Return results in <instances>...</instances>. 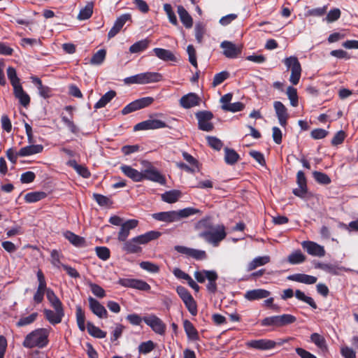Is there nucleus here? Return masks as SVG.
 I'll return each mask as SVG.
<instances>
[{"mask_svg":"<svg viewBox=\"0 0 358 358\" xmlns=\"http://www.w3.org/2000/svg\"><path fill=\"white\" fill-rule=\"evenodd\" d=\"M151 41L145 38L134 43L129 47V52L131 53H139L145 50L150 45Z\"/></svg>","mask_w":358,"mask_h":358,"instance_id":"36","label":"nucleus"},{"mask_svg":"<svg viewBox=\"0 0 358 358\" xmlns=\"http://www.w3.org/2000/svg\"><path fill=\"white\" fill-rule=\"evenodd\" d=\"M270 261L271 257L268 255L257 257L248 264L247 271H253L259 266L266 265V264L269 263Z\"/></svg>","mask_w":358,"mask_h":358,"instance_id":"32","label":"nucleus"},{"mask_svg":"<svg viewBox=\"0 0 358 358\" xmlns=\"http://www.w3.org/2000/svg\"><path fill=\"white\" fill-rule=\"evenodd\" d=\"M87 329L90 335L97 338H103L106 336V332L96 327L92 322L87 323Z\"/></svg>","mask_w":358,"mask_h":358,"instance_id":"41","label":"nucleus"},{"mask_svg":"<svg viewBox=\"0 0 358 358\" xmlns=\"http://www.w3.org/2000/svg\"><path fill=\"white\" fill-rule=\"evenodd\" d=\"M89 306L91 311L99 318H107L108 312L105 307L99 301L92 296L88 298Z\"/></svg>","mask_w":358,"mask_h":358,"instance_id":"22","label":"nucleus"},{"mask_svg":"<svg viewBox=\"0 0 358 358\" xmlns=\"http://www.w3.org/2000/svg\"><path fill=\"white\" fill-rule=\"evenodd\" d=\"M92 197L100 206H108L113 203L108 197L101 194L94 193Z\"/></svg>","mask_w":358,"mask_h":358,"instance_id":"56","label":"nucleus"},{"mask_svg":"<svg viewBox=\"0 0 358 358\" xmlns=\"http://www.w3.org/2000/svg\"><path fill=\"white\" fill-rule=\"evenodd\" d=\"M183 327L189 339L192 341H198L199 339L198 331L190 321L185 320L183 322Z\"/></svg>","mask_w":358,"mask_h":358,"instance_id":"34","label":"nucleus"},{"mask_svg":"<svg viewBox=\"0 0 358 358\" xmlns=\"http://www.w3.org/2000/svg\"><path fill=\"white\" fill-rule=\"evenodd\" d=\"M283 63L287 69L291 70L289 82L292 85H296L300 80L302 71L301 66L298 58L295 56H290L285 58Z\"/></svg>","mask_w":358,"mask_h":358,"instance_id":"6","label":"nucleus"},{"mask_svg":"<svg viewBox=\"0 0 358 358\" xmlns=\"http://www.w3.org/2000/svg\"><path fill=\"white\" fill-rule=\"evenodd\" d=\"M155 345L153 341H148L146 342H142L138 345V352L140 354H148L155 349Z\"/></svg>","mask_w":358,"mask_h":358,"instance_id":"60","label":"nucleus"},{"mask_svg":"<svg viewBox=\"0 0 358 358\" xmlns=\"http://www.w3.org/2000/svg\"><path fill=\"white\" fill-rule=\"evenodd\" d=\"M97 257L101 260L106 261L110 258V250L105 246H97L95 248Z\"/></svg>","mask_w":358,"mask_h":358,"instance_id":"61","label":"nucleus"},{"mask_svg":"<svg viewBox=\"0 0 358 358\" xmlns=\"http://www.w3.org/2000/svg\"><path fill=\"white\" fill-rule=\"evenodd\" d=\"M214 227L215 226L212 222L211 217L209 216H206L202 218L199 222H197L195 225L196 229L200 230L201 231H209L211 229H213Z\"/></svg>","mask_w":358,"mask_h":358,"instance_id":"37","label":"nucleus"},{"mask_svg":"<svg viewBox=\"0 0 358 358\" xmlns=\"http://www.w3.org/2000/svg\"><path fill=\"white\" fill-rule=\"evenodd\" d=\"M31 79L32 83L37 86L38 93L44 99H48L52 96V90L50 87L43 85L41 80L37 77H31Z\"/></svg>","mask_w":358,"mask_h":358,"instance_id":"29","label":"nucleus"},{"mask_svg":"<svg viewBox=\"0 0 358 358\" xmlns=\"http://www.w3.org/2000/svg\"><path fill=\"white\" fill-rule=\"evenodd\" d=\"M64 236L72 245L76 247L83 248L86 246L85 239L72 231H66Z\"/></svg>","mask_w":358,"mask_h":358,"instance_id":"28","label":"nucleus"},{"mask_svg":"<svg viewBox=\"0 0 358 358\" xmlns=\"http://www.w3.org/2000/svg\"><path fill=\"white\" fill-rule=\"evenodd\" d=\"M48 334L49 331L47 329H35L25 336L22 345L27 348H43L48 344Z\"/></svg>","mask_w":358,"mask_h":358,"instance_id":"3","label":"nucleus"},{"mask_svg":"<svg viewBox=\"0 0 358 358\" xmlns=\"http://www.w3.org/2000/svg\"><path fill=\"white\" fill-rule=\"evenodd\" d=\"M46 296L53 308H64L62 303L52 289H48Z\"/></svg>","mask_w":358,"mask_h":358,"instance_id":"44","label":"nucleus"},{"mask_svg":"<svg viewBox=\"0 0 358 358\" xmlns=\"http://www.w3.org/2000/svg\"><path fill=\"white\" fill-rule=\"evenodd\" d=\"M43 147L41 145H30L22 148L18 154L20 157H27L40 153L43 151Z\"/></svg>","mask_w":358,"mask_h":358,"instance_id":"33","label":"nucleus"},{"mask_svg":"<svg viewBox=\"0 0 358 358\" xmlns=\"http://www.w3.org/2000/svg\"><path fill=\"white\" fill-rule=\"evenodd\" d=\"M224 152V160L227 164L233 165L236 164L240 158L239 155L233 149L225 148Z\"/></svg>","mask_w":358,"mask_h":358,"instance_id":"40","label":"nucleus"},{"mask_svg":"<svg viewBox=\"0 0 358 358\" xmlns=\"http://www.w3.org/2000/svg\"><path fill=\"white\" fill-rule=\"evenodd\" d=\"M319 268L332 275H338L339 271L342 270L341 267L331 264H320Z\"/></svg>","mask_w":358,"mask_h":358,"instance_id":"58","label":"nucleus"},{"mask_svg":"<svg viewBox=\"0 0 358 358\" xmlns=\"http://www.w3.org/2000/svg\"><path fill=\"white\" fill-rule=\"evenodd\" d=\"M248 348H254L259 350H268L275 348L277 343L275 341L270 339H258L252 340L246 343Z\"/></svg>","mask_w":358,"mask_h":358,"instance_id":"15","label":"nucleus"},{"mask_svg":"<svg viewBox=\"0 0 358 358\" xmlns=\"http://www.w3.org/2000/svg\"><path fill=\"white\" fill-rule=\"evenodd\" d=\"M295 296L297 299L306 303L312 308L316 309L317 308L316 303L310 296H306L302 291L296 289L294 292Z\"/></svg>","mask_w":358,"mask_h":358,"instance_id":"46","label":"nucleus"},{"mask_svg":"<svg viewBox=\"0 0 358 358\" xmlns=\"http://www.w3.org/2000/svg\"><path fill=\"white\" fill-rule=\"evenodd\" d=\"M152 52L155 55L160 59L164 62H176L177 61L176 57L174 54L169 50L155 48L152 50Z\"/></svg>","mask_w":358,"mask_h":358,"instance_id":"25","label":"nucleus"},{"mask_svg":"<svg viewBox=\"0 0 358 358\" xmlns=\"http://www.w3.org/2000/svg\"><path fill=\"white\" fill-rule=\"evenodd\" d=\"M311 341L315 343L319 348L323 349L326 348V341L324 338L317 333H313L310 336Z\"/></svg>","mask_w":358,"mask_h":358,"instance_id":"64","label":"nucleus"},{"mask_svg":"<svg viewBox=\"0 0 358 358\" xmlns=\"http://www.w3.org/2000/svg\"><path fill=\"white\" fill-rule=\"evenodd\" d=\"M181 196V192L179 190H170L162 194V201L168 203H173L176 202Z\"/></svg>","mask_w":358,"mask_h":358,"instance_id":"39","label":"nucleus"},{"mask_svg":"<svg viewBox=\"0 0 358 358\" xmlns=\"http://www.w3.org/2000/svg\"><path fill=\"white\" fill-rule=\"evenodd\" d=\"M206 277H207V280H208L206 285L207 290L212 294H215L217 289L216 281L218 279V275L217 272L215 271L213 272H207Z\"/></svg>","mask_w":358,"mask_h":358,"instance_id":"35","label":"nucleus"},{"mask_svg":"<svg viewBox=\"0 0 358 358\" xmlns=\"http://www.w3.org/2000/svg\"><path fill=\"white\" fill-rule=\"evenodd\" d=\"M139 265L142 269L151 273H157L159 271V266L148 261L141 262Z\"/></svg>","mask_w":358,"mask_h":358,"instance_id":"62","label":"nucleus"},{"mask_svg":"<svg viewBox=\"0 0 358 358\" xmlns=\"http://www.w3.org/2000/svg\"><path fill=\"white\" fill-rule=\"evenodd\" d=\"M296 183L298 188L293 189L292 193L301 199L306 197L308 192L307 180L303 171H299L296 173Z\"/></svg>","mask_w":358,"mask_h":358,"instance_id":"13","label":"nucleus"},{"mask_svg":"<svg viewBox=\"0 0 358 358\" xmlns=\"http://www.w3.org/2000/svg\"><path fill=\"white\" fill-rule=\"evenodd\" d=\"M138 224L137 220L131 219L122 223L120 226V229L117 234V240L120 242H124L127 241L128 236L130 234V231L135 229Z\"/></svg>","mask_w":358,"mask_h":358,"instance_id":"16","label":"nucleus"},{"mask_svg":"<svg viewBox=\"0 0 358 358\" xmlns=\"http://www.w3.org/2000/svg\"><path fill=\"white\" fill-rule=\"evenodd\" d=\"M131 16L129 13L123 14L118 17L115 20L113 27L110 29V31L108 33V38H112L115 36H116L122 29L125 23L127 21L131 20Z\"/></svg>","mask_w":358,"mask_h":358,"instance_id":"19","label":"nucleus"},{"mask_svg":"<svg viewBox=\"0 0 358 358\" xmlns=\"http://www.w3.org/2000/svg\"><path fill=\"white\" fill-rule=\"evenodd\" d=\"M271 294V292L264 289H255L249 290L245 292V298L248 301L259 300L267 298Z\"/></svg>","mask_w":358,"mask_h":358,"instance_id":"24","label":"nucleus"},{"mask_svg":"<svg viewBox=\"0 0 358 358\" xmlns=\"http://www.w3.org/2000/svg\"><path fill=\"white\" fill-rule=\"evenodd\" d=\"M106 56V50L100 49L92 55L90 63L94 65H100L104 62Z\"/></svg>","mask_w":358,"mask_h":358,"instance_id":"51","label":"nucleus"},{"mask_svg":"<svg viewBox=\"0 0 358 358\" xmlns=\"http://www.w3.org/2000/svg\"><path fill=\"white\" fill-rule=\"evenodd\" d=\"M37 317H38V313H33L31 315H29V316L21 317L17 322V326L20 327L29 325V324L33 323L36 320Z\"/></svg>","mask_w":358,"mask_h":358,"instance_id":"63","label":"nucleus"},{"mask_svg":"<svg viewBox=\"0 0 358 358\" xmlns=\"http://www.w3.org/2000/svg\"><path fill=\"white\" fill-rule=\"evenodd\" d=\"M199 213H201L200 210L192 207H187L179 210H171L153 213L152 217L157 221L171 223L178 222L181 219L188 217Z\"/></svg>","mask_w":358,"mask_h":358,"instance_id":"2","label":"nucleus"},{"mask_svg":"<svg viewBox=\"0 0 358 358\" xmlns=\"http://www.w3.org/2000/svg\"><path fill=\"white\" fill-rule=\"evenodd\" d=\"M200 101L201 99L196 94L190 92L180 98V104L182 108L188 109L199 106Z\"/></svg>","mask_w":358,"mask_h":358,"instance_id":"21","label":"nucleus"},{"mask_svg":"<svg viewBox=\"0 0 358 358\" xmlns=\"http://www.w3.org/2000/svg\"><path fill=\"white\" fill-rule=\"evenodd\" d=\"M166 122L160 120H147L136 124L134 127V131L157 129L161 128L167 127Z\"/></svg>","mask_w":358,"mask_h":358,"instance_id":"14","label":"nucleus"},{"mask_svg":"<svg viewBox=\"0 0 358 358\" xmlns=\"http://www.w3.org/2000/svg\"><path fill=\"white\" fill-rule=\"evenodd\" d=\"M195 116L198 120V128L204 131H211L214 129L213 124L210 122L213 118V114L209 110H201L196 113Z\"/></svg>","mask_w":358,"mask_h":358,"instance_id":"8","label":"nucleus"},{"mask_svg":"<svg viewBox=\"0 0 358 358\" xmlns=\"http://www.w3.org/2000/svg\"><path fill=\"white\" fill-rule=\"evenodd\" d=\"M177 12L182 24L187 29L191 28L193 25V19L187 10L182 6H178Z\"/></svg>","mask_w":358,"mask_h":358,"instance_id":"30","label":"nucleus"},{"mask_svg":"<svg viewBox=\"0 0 358 358\" xmlns=\"http://www.w3.org/2000/svg\"><path fill=\"white\" fill-rule=\"evenodd\" d=\"M306 260V256L301 250H296L288 256V262L291 264H298L303 263Z\"/></svg>","mask_w":358,"mask_h":358,"instance_id":"49","label":"nucleus"},{"mask_svg":"<svg viewBox=\"0 0 358 358\" xmlns=\"http://www.w3.org/2000/svg\"><path fill=\"white\" fill-rule=\"evenodd\" d=\"M115 96L116 92L114 90H110L107 92L95 103L94 108L99 109L105 107Z\"/></svg>","mask_w":358,"mask_h":358,"instance_id":"38","label":"nucleus"},{"mask_svg":"<svg viewBox=\"0 0 358 358\" xmlns=\"http://www.w3.org/2000/svg\"><path fill=\"white\" fill-rule=\"evenodd\" d=\"M46 196L47 194L44 192H31L25 194L24 200L27 203H35Z\"/></svg>","mask_w":358,"mask_h":358,"instance_id":"42","label":"nucleus"},{"mask_svg":"<svg viewBox=\"0 0 358 358\" xmlns=\"http://www.w3.org/2000/svg\"><path fill=\"white\" fill-rule=\"evenodd\" d=\"M36 276L38 281V286L37 289L44 292L47 294L49 288L47 287V282L45 275L41 269L37 271Z\"/></svg>","mask_w":358,"mask_h":358,"instance_id":"59","label":"nucleus"},{"mask_svg":"<svg viewBox=\"0 0 358 358\" xmlns=\"http://www.w3.org/2000/svg\"><path fill=\"white\" fill-rule=\"evenodd\" d=\"M313 176L315 180L320 185H329L331 182L329 176L324 173L315 171L313 172Z\"/></svg>","mask_w":358,"mask_h":358,"instance_id":"50","label":"nucleus"},{"mask_svg":"<svg viewBox=\"0 0 358 358\" xmlns=\"http://www.w3.org/2000/svg\"><path fill=\"white\" fill-rule=\"evenodd\" d=\"M227 236L225 227L224 225H217L213 229L206 231H200L199 237L205 240L206 242L217 247L220 243Z\"/></svg>","mask_w":358,"mask_h":358,"instance_id":"4","label":"nucleus"},{"mask_svg":"<svg viewBox=\"0 0 358 358\" xmlns=\"http://www.w3.org/2000/svg\"><path fill=\"white\" fill-rule=\"evenodd\" d=\"M145 169L143 171V180H148L160 185L166 184V178L153 165L148 161L142 162Z\"/></svg>","mask_w":358,"mask_h":358,"instance_id":"7","label":"nucleus"},{"mask_svg":"<svg viewBox=\"0 0 358 358\" xmlns=\"http://www.w3.org/2000/svg\"><path fill=\"white\" fill-rule=\"evenodd\" d=\"M220 47L223 49V55L227 58H237L242 52V48L237 46L231 41H222Z\"/></svg>","mask_w":358,"mask_h":358,"instance_id":"12","label":"nucleus"},{"mask_svg":"<svg viewBox=\"0 0 358 358\" xmlns=\"http://www.w3.org/2000/svg\"><path fill=\"white\" fill-rule=\"evenodd\" d=\"M302 246L310 255L320 257H324L325 255V250L324 247L315 242L303 241L302 243Z\"/></svg>","mask_w":358,"mask_h":358,"instance_id":"20","label":"nucleus"},{"mask_svg":"<svg viewBox=\"0 0 358 358\" xmlns=\"http://www.w3.org/2000/svg\"><path fill=\"white\" fill-rule=\"evenodd\" d=\"M66 164L69 166L73 168L78 174L84 178H89L91 176V173L90 172L87 167L78 164L75 159H71L68 161Z\"/></svg>","mask_w":358,"mask_h":358,"instance_id":"31","label":"nucleus"},{"mask_svg":"<svg viewBox=\"0 0 358 358\" xmlns=\"http://www.w3.org/2000/svg\"><path fill=\"white\" fill-rule=\"evenodd\" d=\"M120 170L126 176L131 178L134 182H141L143 180V171L140 172L131 166L125 164L120 166Z\"/></svg>","mask_w":358,"mask_h":358,"instance_id":"23","label":"nucleus"},{"mask_svg":"<svg viewBox=\"0 0 358 358\" xmlns=\"http://www.w3.org/2000/svg\"><path fill=\"white\" fill-rule=\"evenodd\" d=\"M117 284L127 288L136 289L140 291L149 292L150 285L145 281L136 278H120Z\"/></svg>","mask_w":358,"mask_h":358,"instance_id":"9","label":"nucleus"},{"mask_svg":"<svg viewBox=\"0 0 358 358\" xmlns=\"http://www.w3.org/2000/svg\"><path fill=\"white\" fill-rule=\"evenodd\" d=\"M143 322L157 334L164 335L166 332V324L155 315L143 317Z\"/></svg>","mask_w":358,"mask_h":358,"instance_id":"10","label":"nucleus"},{"mask_svg":"<svg viewBox=\"0 0 358 358\" xmlns=\"http://www.w3.org/2000/svg\"><path fill=\"white\" fill-rule=\"evenodd\" d=\"M287 95L290 101V104L293 107H296L299 104V97L296 89L292 86H289L287 88Z\"/></svg>","mask_w":358,"mask_h":358,"instance_id":"53","label":"nucleus"},{"mask_svg":"<svg viewBox=\"0 0 358 358\" xmlns=\"http://www.w3.org/2000/svg\"><path fill=\"white\" fill-rule=\"evenodd\" d=\"M261 325L262 327H272L273 329L280 328L278 315L265 317L261 320Z\"/></svg>","mask_w":358,"mask_h":358,"instance_id":"48","label":"nucleus"},{"mask_svg":"<svg viewBox=\"0 0 358 358\" xmlns=\"http://www.w3.org/2000/svg\"><path fill=\"white\" fill-rule=\"evenodd\" d=\"M273 107L280 124L282 127H285L287 124V120L289 118L287 108L280 101H274Z\"/></svg>","mask_w":358,"mask_h":358,"instance_id":"18","label":"nucleus"},{"mask_svg":"<svg viewBox=\"0 0 358 358\" xmlns=\"http://www.w3.org/2000/svg\"><path fill=\"white\" fill-rule=\"evenodd\" d=\"M55 311L50 309H44L43 314L45 319L52 324L60 323L64 316V308H54Z\"/></svg>","mask_w":358,"mask_h":358,"instance_id":"17","label":"nucleus"},{"mask_svg":"<svg viewBox=\"0 0 358 358\" xmlns=\"http://www.w3.org/2000/svg\"><path fill=\"white\" fill-rule=\"evenodd\" d=\"M162 79V76L156 72H145L138 73L124 79L127 85L140 84L144 85L151 83H157Z\"/></svg>","mask_w":358,"mask_h":358,"instance_id":"5","label":"nucleus"},{"mask_svg":"<svg viewBox=\"0 0 358 358\" xmlns=\"http://www.w3.org/2000/svg\"><path fill=\"white\" fill-rule=\"evenodd\" d=\"M93 7L94 3L92 2L87 3L86 6L80 10L78 18L80 20L89 19L93 13Z\"/></svg>","mask_w":358,"mask_h":358,"instance_id":"45","label":"nucleus"},{"mask_svg":"<svg viewBox=\"0 0 358 358\" xmlns=\"http://www.w3.org/2000/svg\"><path fill=\"white\" fill-rule=\"evenodd\" d=\"M64 258V255L57 250H52L50 252V262L54 267L59 268L64 265L62 263L61 259Z\"/></svg>","mask_w":358,"mask_h":358,"instance_id":"47","label":"nucleus"},{"mask_svg":"<svg viewBox=\"0 0 358 358\" xmlns=\"http://www.w3.org/2000/svg\"><path fill=\"white\" fill-rule=\"evenodd\" d=\"M162 233L158 231H150L143 234L134 237L123 242L122 250L127 254H137L142 252L140 245H145L149 242L158 239Z\"/></svg>","mask_w":358,"mask_h":358,"instance_id":"1","label":"nucleus"},{"mask_svg":"<svg viewBox=\"0 0 358 358\" xmlns=\"http://www.w3.org/2000/svg\"><path fill=\"white\" fill-rule=\"evenodd\" d=\"M76 322L79 329L81 331H84L85 330V312L83 310L82 307L80 306H76Z\"/></svg>","mask_w":358,"mask_h":358,"instance_id":"43","label":"nucleus"},{"mask_svg":"<svg viewBox=\"0 0 358 358\" xmlns=\"http://www.w3.org/2000/svg\"><path fill=\"white\" fill-rule=\"evenodd\" d=\"M7 76L10 80V84L12 85L13 89H15V86H22L20 83V78L17 76L16 70L15 68L9 66L7 69Z\"/></svg>","mask_w":358,"mask_h":358,"instance_id":"52","label":"nucleus"},{"mask_svg":"<svg viewBox=\"0 0 358 358\" xmlns=\"http://www.w3.org/2000/svg\"><path fill=\"white\" fill-rule=\"evenodd\" d=\"M13 94L23 107L27 108L29 106L30 103V96L24 91L22 86H15Z\"/></svg>","mask_w":358,"mask_h":358,"instance_id":"27","label":"nucleus"},{"mask_svg":"<svg viewBox=\"0 0 358 358\" xmlns=\"http://www.w3.org/2000/svg\"><path fill=\"white\" fill-rule=\"evenodd\" d=\"M174 250L178 252L185 255L188 257H192L196 260H203L207 258L206 251L187 248L183 245H176Z\"/></svg>","mask_w":358,"mask_h":358,"instance_id":"11","label":"nucleus"},{"mask_svg":"<svg viewBox=\"0 0 358 358\" xmlns=\"http://www.w3.org/2000/svg\"><path fill=\"white\" fill-rule=\"evenodd\" d=\"M289 280L304 283L306 285H312L317 282V278L313 275L304 273H296L290 275L287 277Z\"/></svg>","mask_w":358,"mask_h":358,"instance_id":"26","label":"nucleus"},{"mask_svg":"<svg viewBox=\"0 0 358 358\" xmlns=\"http://www.w3.org/2000/svg\"><path fill=\"white\" fill-rule=\"evenodd\" d=\"M280 327H285L293 324L296 321V317L291 314H282L278 315Z\"/></svg>","mask_w":358,"mask_h":358,"instance_id":"55","label":"nucleus"},{"mask_svg":"<svg viewBox=\"0 0 358 358\" xmlns=\"http://www.w3.org/2000/svg\"><path fill=\"white\" fill-rule=\"evenodd\" d=\"M229 77V73L226 71H221L214 76L212 83L213 87H217L222 84L225 80Z\"/></svg>","mask_w":358,"mask_h":358,"instance_id":"57","label":"nucleus"},{"mask_svg":"<svg viewBox=\"0 0 358 358\" xmlns=\"http://www.w3.org/2000/svg\"><path fill=\"white\" fill-rule=\"evenodd\" d=\"M245 105L240 101L231 103L230 104H223L222 108L225 111H230L233 113L241 111L244 109Z\"/></svg>","mask_w":358,"mask_h":358,"instance_id":"54","label":"nucleus"}]
</instances>
